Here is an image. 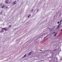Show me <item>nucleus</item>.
Returning a JSON list of instances; mask_svg holds the SVG:
<instances>
[{
  "label": "nucleus",
  "mask_w": 62,
  "mask_h": 62,
  "mask_svg": "<svg viewBox=\"0 0 62 62\" xmlns=\"http://www.w3.org/2000/svg\"><path fill=\"white\" fill-rule=\"evenodd\" d=\"M2 30H5V31H7L8 30H7V29H6L5 28H2Z\"/></svg>",
  "instance_id": "1"
},
{
  "label": "nucleus",
  "mask_w": 62,
  "mask_h": 62,
  "mask_svg": "<svg viewBox=\"0 0 62 62\" xmlns=\"http://www.w3.org/2000/svg\"><path fill=\"white\" fill-rule=\"evenodd\" d=\"M33 51H31V52L29 54V55H31L33 53Z\"/></svg>",
  "instance_id": "2"
},
{
  "label": "nucleus",
  "mask_w": 62,
  "mask_h": 62,
  "mask_svg": "<svg viewBox=\"0 0 62 62\" xmlns=\"http://www.w3.org/2000/svg\"><path fill=\"white\" fill-rule=\"evenodd\" d=\"M16 1H15V2L13 3V5H15L16 4Z\"/></svg>",
  "instance_id": "3"
},
{
  "label": "nucleus",
  "mask_w": 62,
  "mask_h": 62,
  "mask_svg": "<svg viewBox=\"0 0 62 62\" xmlns=\"http://www.w3.org/2000/svg\"><path fill=\"white\" fill-rule=\"evenodd\" d=\"M8 0H6L5 1V2L7 4H8Z\"/></svg>",
  "instance_id": "4"
},
{
  "label": "nucleus",
  "mask_w": 62,
  "mask_h": 62,
  "mask_svg": "<svg viewBox=\"0 0 62 62\" xmlns=\"http://www.w3.org/2000/svg\"><path fill=\"white\" fill-rule=\"evenodd\" d=\"M31 16V14H30L28 16V18H29V17H30V16Z\"/></svg>",
  "instance_id": "5"
},
{
  "label": "nucleus",
  "mask_w": 62,
  "mask_h": 62,
  "mask_svg": "<svg viewBox=\"0 0 62 62\" xmlns=\"http://www.w3.org/2000/svg\"><path fill=\"white\" fill-rule=\"evenodd\" d=\"M57 34H58V33H55L54 35L55 36H56V35H57Z\"/></svg>",
  "instance_id": "6"
},
{
  "label": "nucleus",
  "mask_w": 62,
  "mask_h": 62,
  "mask_svg": "<svg viewBox=\"0 0 62 62\" xmlns=\"http://www.w3.org/2000/svg\"><path fill=\"white\" fill-rule=\"evenodd\" d=\"M4 7H5V6H3L0 7V8H4Z\"/></svg>",
  "instance_id": "7"
},
{
  "label": "nucleus",
  "mask_w": 62,
  "mask_h": 62,
  "mask_svg": "<svg viewBox=\"0 0 62 62\" xmlns=\"http://www.w3.org/2000/svg\"><path fill=\"white\" fill-rule=\"evenodd\" d=\"M45 34H43L42 35V36H45Z\"/></svg>",
  "instance_id": "8"
},
{
  "label": "nucleus",
  "mask_w": 62,
  "mask_h": 62,
  "mask_svg": "<svg viewBox=\"0 0 62 62\" xmlns=\"http://www.w3.org/2000/svg\"><path fill=\"white\" fill-rule=\"evenodd\" d=\"M26 56V54H25L24 55V57H25Z\"/></svg>",
  "instance_id": "9"
},
{
  "label": "nucleus",
  "mask_w": 62,
  "mask_h": 62,
  "mask_svg": "<svg viewBox=\"0 0 62 62\" xmlns=\"http://www.w3.org/2000/svg\"><path fill=\"white\" fill-rule=\"evenodd\" d=\"M62 20H61V21H60V23H61L62 22Z\"/></svg>",
  "instance_id": "10"
},
{
  "label": "nucleus",
  "mask_w": 62,
  "mask_h": 62,
  "mask_svg": "<svg viewBox=\"0 0 62 62\" xmlns=\"http://www.w3.org/2000/svg\"><path fill=\"white\" fill-rule=\"evenodd\" d=\"M57 23L58 24H59V23H60L58 21L57 22Z\"/></svg>",
  "instance_id": "11"
},
{
  "label": "nucleus",
  "mask_w": 62,
  "mask_h": 62,
  "mask_svg": "<svg viewBox=\"0 0 62 62\" xmlns=\"http://www.w3.org/2000/svg\"><path fill=\"white\" fill-rule=\"evenodd\" d=\"M12 26L11 25H9V27H11Z\"/></svg>",
  "instance_id": "12"
},
{
  "label": "nucleus",
  "mask_w": 62,
  "mask_h": 62,
  "mask_svg": "<svg viewBox=\"0 0 62 62\" xmlns=\"http://www.w3.org/2000/svg\"><path fill=\"white\" fill-rule=\"evenodd\" d=\"M4 30H2L1 31V32H4Z\"/></svg>",
  "instance_id": "13"
},
{
  "label": "nucleus",
  "mask_w": 62,
  "mask_h": 62,
  "mask_svg": "<svg viewBox=\"0 0 62 62\" xmlns=\"http://www.w3.org/2000/svg\"><path fill=\"white\" fill-rule=\"evenodd\" d=\"M0 14H2V12H0Z\"/></svg>",
  "instance_id": "14"
},
{
  "label": "nucleus",
  "mask_w": 62,
  "mask_h": 62,
  "mask_svg": "<svg viewBox=\"0 0 62 62\" xmlns=\"http://www.w3.org/2000/svg\"><path fill=\"white\" fill-rule=\"evenodd\" d=\"M34 10V9H33L31 11V12H32V11H33Z\"/></svg>",
  "instance_id": "15"
},
{
  "label": "nucleus",
  "mask_w": 62,
  "mask_h": 62,
  "mask_svg": "<svg viewBox=\"0 0 62 62\" xmlns=\"http://www.w3.org/2000/svg\"><path fill=\"white\" fill-rule=\"evenodd\" d=\"M39 38H40V37H39L36 40H37V39H39Z\"/></svg>",
  "instance_id": "16"
},
{
  "label": "nucleus",
  "mask_w": 62,
  "mask_h": 62,
  "mask_svg": "<svg viewBox=\"0 0 62 62\" xmlns=\"http://www.w3.org/2000/svg\"><path fill=\"white\" fill-rule=\"evenodd\" d=\"M60 26L59 25L58 26V28H59V27Z\"/></svg>",
  "instance_id": "17"
},
{
  "label": "nucleus",
  "mask_w": 62,
  "mask_h": 62,
  "mask_svg": "<svg viewBox=\"0 0 62 62\" xmlns=\"http://www.w3.org/2000/svg\"><path fill=\"white\" fill-rule=\"evenodd\" d=\"M54 33H55V32H53V33H52V34H54Z\"/></svg>",
  "instance_id": "18"
},
{
  "label": "nucleus",
  "mask_w": 62,
  "mask_h": 62,
  "mask_svg": "<svg viewBox=\"0 0 62 62\" xmlns=\"http://www.w3.org/2000/svg\"><path fill=\"white\" fill-rule=\"evenodd\" d=\"M39 9H38L37 11V12H38V11H39Z\"/></svg>",
  "instance_id": "19"
},
{
  "label": "nucleus",
  "mask_w": 62,
  "mask_h": 62,
  "mask_svg": "<svg viewBox=\"0 0 62 62\" xmlns=\"http://www.w3.org/2000/svg\"><path fill=\"white\" fill-rule=\"evenodd\" d=\"M44 35H46V33H44Z\"/></svg>",
  "instance_id": "20"
},
{
  "label": "nucleus",
  "mask_w": 62,
  "mask_h": 62,
  "mask_svg": "<svg viewBox=\"0 0 62 62\" xmlns=\"http://www.w3.org/2000/svg\"><path fill=\"white\" fill-rule=\"evenodd\" d=\"M6 8H8V7H6Z\"/></svg>",
  "instance_id": "21"
},
{
  "label": "nucleus",
  "mask_w": 62,
  "mask_h": 62,
  "mask_svg": "<svg viewBox=\"0 0 62 62\" xmlns=\"http://www.w3.org/2000/svg\"><path fill=\"white\" fill-rule=\"evenodd\" d=\"M54 29L53 28L52 29V30H54Z\"/></svg>",
  "instance_id": "22"
},
{
  "label": "nucleus",
  "mask_w": 62,
  "mask_h": 62,
  "mask_svg": "<svg viewBox=\"0 0 62 62\" xmlns=\"http://www.w3.org/2000/svg\"><path fill=\"white\" fill-rule=\"evenodd\" d=\"M54 28H55V26H54V27L53 28H54Z\"/></svg>",
  "instance_id": "23"
},
{
  "label": "nucleus",
  "mask_w": 62,
  "mask_h": 62,
  "mask_svg": "<svg viewBox=\"0 0 62 62\" xmlns=\"http://www.w3.org/2000/svg\"><path fill=\"white\" fill-rule=\"evenodd\" d=\"M2 5H1V4H0V6H1Z\"/></svg>",
  "instance_id": "24"
},
{
  "label": "nucleus",
  "mask_w": 62,
  "mask_h": 62,
  "mask_svg": "<svg viewBox=\"0 0 62 62\" xmlns=\"http://www.w3.org/2000/svg\"><path fill=\"white\" fill-rule=\"evenodd\" d=\"M40 51H42V50H40Z\"/></svg>",
  "instance_id": "25"
},
{
  "label": "nucleus",
  "mask_w": 62,
  "mask_h": 62,
  "mask_svg": "<svg viewBox=\"0 0 62 62\" xmlns=\"http://www.w3.org/2000/svg\"><path fill=\"white\" fill-rule=\"evenodd\" d=\"M41 61H43V60H42Z\"/></svg>",
  "instance_id": "26"
},
{
  "label": "nucleus",
  "mask_w": 62,
  "mask_h": 62,
  "mask_svg": "<svg viewBox=\"0 0 62 62\" xmlns=\"http://www.w3.org/2000/svg\"><path fill=\"white\" fill-rule=\"evenodd\" d=\"M1 4V5H3V3H2Z\"/></svg>",
  "instance_id": "27"
},
{
  "label": "nucleus",
  "mask_w": 62,
  "mask_h": 62,
  "mask_svg": "<svg viewBox=\"0 0 62 62\" xmlns=\"http://www.w3.org/2000/svg\"><path fill=\"white\" fill-rule=\"evenodd\" d=\"M47 20H46V22H47Z\"/></svg>",
  "instance_id": "28"
}]
</instances>
